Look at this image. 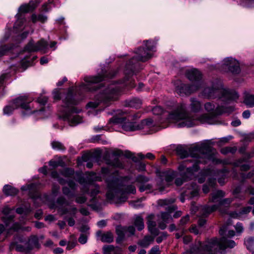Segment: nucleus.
<instances>
[{
	"instance_id": "9",
	"label": "nucleus",
	"mask_w": 254,
	"mask_h": 254,
	"mask_svg": "<svg viewBox=\"0 0 254 254\" xmlns=\"http://www.w3.org/2000/svg\"><path fill=\"white\" fill-rule=\"evenodd\" d=\"M154 126L153 121L151 118H148L141 121L139 123L128 122L123 125V128L125 131H133L140 130L142 128H149Z\"/></svg>"
},
{
	"instance_id": "30",
	"label": "nucleus",
	"mask_w": 254,
	"mask_h": 254,
	"mask_svg": "<svg viewBox=\"0 0 254 254\" xmlns=\"http://www.w3.org/2000/svg\"><path fill=\"white\" fill-rule=\"evenodd\" d=\"M244 244L249 251L254 252V237L246 238L244 240Z\"/></svg>"
},
{
	"instance_id": "18",
	"label": "nucleus",
	"mask_w": 254,
	"mask_h": 254,
	"mask_svg": "<svg viewBox=\"0 0 254 254\" xmlns=\"http://www.w3.org/2000/svg\"><path fill=\"white\" fill-rule=\"evenodd\" d=\"M16 20L13 25V30L15 31L23 29L26 23V18L21 13H17L15 15Z\"/></svg>"
},
{
	"instance_id": "50",
	"label": "nucleus",
	"mask_w": 254,
	"mask_h": 254,
	"mask_svg": "<svg viewBox=\"0 0 254 254\" xmlns=\"http://www.w3.org/2000/svg\"><path fill=\"white\" fill-rule=\"evenodd\" d=\"M89 233H82L78 238L79 242L81 244H84L87 242Z\"/></svg>"
},
{
	"instance_id": "40",
	"label": "nucleus",
	"mask_w": 254,
	"mask_h": 254,
	"mask_svg": "<svg viewBox=\"0 0 254 254\" xmlns=\"http://www.w3.org/2000/svg\"><path fill=\"white\" fill-rule=\"evenodd\" d=\"M60 174L65 177H71L74 173V171L73 169L66 168L64 169L61 170L60 172Z\"/></svg>"
},
{
	"instance_id": "63",
	"label": "nucleus",
	"mask_w": 254,
	"mask_h": 254,
	"mask_svg": "<svg viewBox=\"0 0 254 254\" xmlns=\"http://www.w3.org/2000/svg\"><path fill=\"white\" fill-rule=\"evenodd\" d=\"M125 228L126 233H129L130 235H133L134 234L135 229L133 226L125 227Z\"/></svg>"
},
{
	"instance_id": "14",
	"label": "nucleus",
	"mask_w": 254,
	"mask_h": 254,
	"mask_svg": "<svg viewBox=\"0 0 254 254\" xmlns=\"http://www.w3.org/2000/svg\"><path fill=\"white\" fill-rule=\"evenodd\" d=\"M199 89V85L186 84L181 83L177 87L176 90L178 93L180 94H184L189 95L190 94L196 91Z\"/></svg>"
},
{
	"instance_id": "22",
	"label": "nucleus",
	"mask_w": 254,
	"mask_h": 254,
	"mask_svg": "<svg viewBox=\"0 0 254 254\" xmlns=\"http://www.w3.org/2000/svg\"><path fill=\"white\" fill-rule=\"evenodd\" d=\"M37 7V5L34 2H30L28 4H23L21 5L18 8V12L17 13H28L30 11H33Z\"/></svg>"
},
{
	"instance_id": "31",
	"label": "nucleus",
	"mask_w": 254,
	"mask_h": 254,
	"mask_svg": "<svg viewBox=\"0 0 254 254\" xmlns=\"http://www.w3.org/2000/svg\"><path fill=\"white\" fill-rule=\"evenodd\" d=\"M116 231L118 235L116 241L117 243H119L123 240L125 233H126V231L125 230V227H123L120 226H118L116 227Z\"/></svg>"
},
{
	"instance_id": "6",
	"label": "nucleus",
	"mask_w": 254,
	"mask_h": 254,
	"mask_svg": "<svg viewBox=\"0 0 254 254\" xmlns=\"http://www.w3.org/2000/svg\"><path fill=\"white\" fill-rule=\"evenodd\" d=\"M64 102L65 106L69 108V110L65 111L64 113L63 116L64 120H67L71 126H75L81 123L82 118L79 115H75L72 117L70 116L71 113H78L81 111L80 109L73 107L74 105H77L79 103V101L73 98L71 91L68 92Z\"/></svg>"
},
{
	"instance_id": "61",
	"label": "nucleus",
	"mask_w": 254,
	"mask_h": 254,
	"mask_svg": "<svg viewBox=\"0 0 254 254\" xmlns=\"http://www.w3.org/2000/svg\"><path fill=\"white\" fill-rule=\"evenodd\" d=\"M37 101L40 104L44 105L48 101V97L46 96H41L38 98Z\"/></svg>"
},
{
	"instance_id": "62",
	"label": "nucleus",
	"mask_w": 254,
	"mask_h": 254,
	"mask_svg": "<svg viewBox=\"0 0 254 254\" xmlns=\"http://www.w3.org/2000/svg\"><path fill=\"white\" fill-rule=\"evenodd\" d=\"M188 193H190V197H194L197 196L198 195V190L197 188H194L193 190H191L190 191H189Z\"/></svg>"
},
{
	"instance_id": "54",
	"label": "nucleus",
	"mask_w": 254,
	"mask_h": 254,
	"mask_svg": "<svg viewBox=\"0 0 254 254\" xmlns=\"http://www.w3.org/2000/svg\"><path fill=\"white\" fill-rule=\"evenodd\" d=\"M235 230L238 233H242L244 231V227L243 225L240 222H238L234 226Z\"/></svg>"
},
{
	"instance_id": "2",
	"label": "nucleus",
	"mask_w": 254,
	"mask_h": 254,
	"mask_svg": "<svg viewBox=\"0 0 254 254\" xmlns=\"http://www.w3.org/2000/svg\"><path fill=\"white\" fill-rule=\"evenodd\" d=\"M192 150V152L191 153V156L197 158V160L191 167L186 169L185 174H182V178H178L176 179L175 183L177 186H181L187 179H191L192 177L193 173L197 172L199 169L198 164L206 163L207 160L209 159L212 148L209 145L203 143L200 146H195Z\"/></svg>"
},
{
	"instance_id": "53",
	"label": "nucleus",
	"mask_w": 254,
	"mask_h": 254,
	"mask_svg": "<svg viewBox=\"0 0 254 254\" xmlns=\"http://www.w3.org/2000/svg\"><path fill=\"white\" fill-rule=\"evenodd\" d=\"M10 48H11L5 45L0 47V57L4 55Z\"/></svg>"
},
{
	"instance_id": "49",
	"label": "nucleus",
	"mask_w": 254,
	"mask_h": 254,
	"mask_svg": "<svg viewBox=\"0 0 254 254\" xmlns=\"http://www.w3.org/2000/svg\"><path fill=\"white\" fill-rule=\"evenodd\" d=\"M232 224V221L231 219H229L227 225H223L219 230V234L221 236H224L227 230V226Z\"/></svg>"
},
{
	"instance_id": "13",
	"label": "nucleus",
	"mask_w": 254,
	"mask_h": 254,
	"mask_svg": "<svg viewBox=\"0 0 254 254\" xmlns=\"http://www.w3.org/2000/svg\"><path fill=\"white\" fill-rule=\"evenodd\" d=\"M204 108L206 111L212 113L214 115L221 114L223 113L231 112L234 110L232 107H225L222 106L215 108V105L211 102L205 103Z\"/></svg>"
},
{
	"instance_id": "41",
	"label": "nucleus",
	"mask_w": 254,
	"mask_h": 254,
	"mask_svg": "<svg viewBox=\"0 0 254 254\" xmlns=\"http://www.w3.org/2000/svg\"><path fill=\"white\" fill-rule=\"evenodd\" d=\"M176 152L177 154L179 155L181 158H185L189 156L188 151L182 146L177 147L176 148Z\"/></svg>"
},
{
	"instance_id": "58",
	"label": "nucleus",
	"mask_w": 254,
	"mask_h": 254,
	"mask_svg": "<svg viewBox=\"0 0 254 254\" xmlns=\"http://www.w3.org/2000/svg\"><path fill=\"white\" fill-rule=\"evenodd\" d=\"M148 254H160L159 246H156L153 247L149 251Z\"/></svg>"
},
{
	"instance_id": "28",
	"label": "nucleus",
	"mask_w": 254,
	"mask_h": 254,
	"mask_svg": "<svg viewBox=\"0 0 254 254\" xmlns=\"http://www.w3.org/2000/svg\"><path fill=\"white\" fill-rule=\"evenodd\" d=\"M225 195L224 191L221 190H216L211 193V197L210 198L209 201L211 202L218 201V199L224 197Z\"/></svg>"
},
{
	"instance_id": "33",
	"label": "nucleus",
	"mask_w": 254,
	"mask_h": 254,
	"mask_svg": "<svg viewBox=\"0 0 254 254\" xmlns=\"http://www.w3.org/2000/svg\"><path fill=\"white\" fill-rule=\"evenodd\" d=\"M113 155L115 156L114 161L108 162V164L111 165L115 167L123 168L124 166L123 164L119 160L117 156H119L120 153L118 152H115L113 153Z\"/></svg>"
},
{
	"instance_id": "5",
	"label": "nucleus",
	"mask_w": 254,
	"mask_h": 254,
	"mask_svg": "<svg viewBox=\"0 0 254 254\" xmlns=\"http://www.w3.org/2000/svg\"><path fill=\"white\" fill-rule=\"evenodd\" d=\"M187 107L181 103L176 109L169 114L168 119L170 122H179L178 127H191L195 125V119L192 118L186 111Z\"/></svg>"
},
{
	"instance_id": "24",
	"label": "nucleus",
	"mask_w": 254,
	"mask_h": 254,
	"mask_svg": "<svg viewBox=\"0 0 254 254\" xmlns=\"http://www.w3.org/2000/svg\"><path fill=\"white\" fill-rule=\"evenodd\" d=\"M244 103L248 107H254V95L246 92L244 98Z\"/></svg>"
},
{
	"instance_id": "47",
	"label": "nucleus",
	"mask_w": 254,
	"mask_h": 254,
	"mask_svg": "<svg viewBox=\"0 0 254 254\" xmlns=\"http://www.w3.org/2000/svg\"><path fill=\"white\" fill-rule=\"evenodd\" d=\"M233 199L231 198H227L221 199L219 201V205L229 206L233 201Z\"/></svg>"
},
{
	"instance_id": "55",
	"label": "nucleus",
	"mask_w": 254,
	"mask_h": 254,
	"mask_svg": "<svg viewBox=\"0 0 254 254\" xmlns=\"http://www.w3.org/2000/svg\"><path fill=\"white\" fill-rule=\"evenodd\" d=\"M63 192L64 194L68 197H73L74 196V194L71 192L69 189L66 187L63 188Z\"/></svg>"
},
{
	"instance_id": "15",
	"label": "nucleus",
	"mask_w": 254,
	"mask_h": 254,
	"mask_svg": "<svg viewBox=\"0 0 254 254\" xmlns=\"http://www.w3.org/2000/svg\"><path fill=\"white\" fill-rule=\"evenodd\" d=\"M222 89L218 85L213 84L211 87H207L203 91V95L208 98H216L220 93H221Z\"/></svg>"
},
{
	"instance_id": "48",
	"label": "nucleus",
	"mask_w": 254,
	"mask_h": 254,
	"mask_svg": "<svg viewBox=\"0 0 254 254\" xmlns=\"http://www.w3.org/2000/svg\"><path fill=\"white\" fill-rule=\"evenodd\" d=\"M237 151L236 147H226L222 149L221 153L223 154H226L227 153H235Z\"/></svg>"
},
{
	"instance_id": "36",
	"label": "nucleus",
	"mask_w": 254,
	"mask_h": 254,
	"mask_svg": "<svg viewBox=\"0 0 254 254\" xmlns=\"http://www.w3.org/2000/svg\"><path fill=\"white\" fill-rule=\"evenodd\" d=\"M134 224L138 231L144 229V225L143 218L140 216H137L134 220Z\"/></svg>"
},
{
	"instance_id": "12",
	"label": "nucleus",
	"mask_w": 254,
	"mask_h": 254,
	"mask_svg": "<svg viewBox=\"0 0 254 254\" xmlns=\"http://www.w3.org/2000/svg\"><path fill=\"white\" fill-rule=\"evenodd\" d=\"M48 45V43L43 40H40L36 44L31 41L25 47V50L28 52L40 51L45 54L47 52Z\"/></svg>"
},
{
	"instance_id": "16",
	"label": "nucleus",
	"mask_w": 254,
	"mask_h": 254,
	"mask_svg": "<svg viewBox=\"0 0 254 254\" xmlns=\"http://www.w3.org/2000/svg\"><path fill=\"white\" fill-rule=\"evenodd\" d=\"M188 78L193 82L192 84L199 85V88L201 86L200 82L201 79V74L200 72L196 69H193L188 71L187 73Z\"/></svg>"
},
{
	"instance_id": "8",
	"label": "nucleus",
	"mask_w": 254,
	"mask_h": 254,
	"mask_svg": "<svg viewBox=\"0 0 254 254\" xmlns=\"http://www.w3.org/2000/svg\"><path fill=\"white\" fill-rule=\"evenodd\" d=\"M31 102V100L28 99L27 96H20L10 101L9 104L4 108L3 113L5 115H9L15 109L19 107H21L26 111H30L31 107L29 104Z\"/></svg>"
},
{
	"instance_id": "25",
	"label": "nucleus",
	"mask_w": 254,
	"mask_h": 254,
	"mask_svg": "<svg viewBox=\"0 0 254 254\" xmlns=\"http://www.w3.org/2000/svg\"><path fill=\"white\" fill-rule=\"evenodd\" d=\"M190 101V107L191 111L195 113L199 112L201 108L200 102L194 98H191Z\"/></svg>"
},
{
	"instance_id": "38",
	"label": "nucleus",
	"mask_w": 254,
	"mask_h": 254,
	"mask_svg": "<svg viewBox=\"0 0 254 254\" xmlns=\"http://www.w3.org/2000/svg\"><path fill=\"white\" fill-rule=\"evenodd\" d=\"M176 199L175 198H169V199H159L157 201V204L160 206H164L165 205H168L170 204L173 203L175 202Z\"/></svg>"
},
{
	"instance_id": "17",
	"label": "nucleus",
	"mask_w": 254,
	"mask_h": 254,
	"mask_svg": "<svg viewBox=\"0 0 254 254\" xmlns=\"http://www.w3.org/2000/svg\"><path fill=\"white\" fill-rule=\"evenodd\" d=\"M149 180V178L142 175L138 176L136 178V181L137 182L140 183L141 184V185L139 186V190L140 192H143L145 190H148L151 189V185L145 184V183L148 182Z\"/></svg>"
},
{
	"instance_id": "39",
	"label": "nucleus",
	"mask_w": 254,
	"mask_h": 254,
	"mask_svg": "<svg viewBox=\"0 0 254 254\" xmlns=\"http://www.w3.org/2000/svg\"><path fill=\"white\" fill-rule=\"evenodd\" d=\"M229 170L228 169H225V168L223 169H222L221 170L217 171V173L218 175L222 174L223 178H219L218 179V183L220 184H221V185H224V184L225 183L224 180H225V179L227 177V175H226V174L229 173Z\"/></svg>"
},
{
	"instance_id": "19",
	"label": "nucleus",
	"mask_w": 254,
	"mask_h": 254,
	"mask_svg": "<svg viewBox=\"0 0 254 254\" xmlns=\"http://www.w3.org/2000/svg\"><path fill=\"white\" fill-rule=\"evenodd\" d=\"M154 215L150 214L147 217V226L149 232L155 236L159 234V230L156 228V223L154 220Z\"/></svg>"
},
{
	"instance_id": "20",
	"label": "nucleus",
	"mask_w": 254,
	"mask_h": 254,
	"mask_svg": "<svg viewBox=\"0 0 254 254\" xmlns=\"http://www.w3.org/2000/svg\"><path fill=\"white\" fill-rule=\"evenodd\" d=\"M96 236L98 237H100V240L103 243H110L114 240L113 235L110 231L103 233L102 231H98L96 232Z\"/></svg>"
},
{
	"instance_id": "37",
	"label": "nucleus",
	"mask_w": 254,
	"mask_h": 254,
	"mask_svg": "<svg viewBox=\"0 0 254 254\" xmlns=\"http://www.w3.org/2000/svg\"><path fill=\"white\" fill-rule=\"evenodd\" d=\"M197 120L201 124H212V119L207 114H203L198 118Z\"/></svg>"
},
{
	"instance_id": "42",
	"label": "nucleus",
	"mask_w": 254,
	"mask_h": 254,
	"mask_svg": "<svg viewBox=\"0 0 254 254\" xmlns=\"http://www.w3.org/2000/svg\"><path fill=\"white\" fill-rule=\"evenodd\" d=\"M51 177L54 179H57L59 183L61 185H64L66 183L65 180L60 177V174L56 171H53L52 172Z\"/></svg>"
},
{
	"instance_id": "44",
	"label": "nucleus",
	"mask_w": 254,
	"mask_h": 254,
	"mask_svg": "<svg viewBox=\"0 0 254 254\" xmlns=\"http://www.w3.org/2000/svg\"><path fill=\"white\" fill-rule=\"evenodd\" d=\"M52 146L53 149L58 150H64L65 147L64 145L60 142L54 141L52 142Z\"/></svg>"
},
{
	"instance_id": "3",
	"label": "nucleus",
	"mask_w": 254,
	"mask_h": 254,
	"mask_svg": "<svg viewBox=\"0 0 254 254\" xmlns=\"http://www.w3.org/2000/svg\"><path fill=\"white\" fill-rule=\"evenodd\" d=\"M236 245L234 241L227 240L225 237L223 236L220 239L215 237L208 239L203 244L198 242L197 244L190 248V252L192 254H210L228 248H233Z\"/></svg>"
},
{
	"instance_id": "35",
	"label": "nucleus",
	"mask_w": 254,
	"mask_h": 254,
	"mask_svg": "<svg viewBox=\"0 0 254 254\" xmlns=\"http://www.w3.org/2000/svg\"><path fill=\"white\" fill-rule=\"evenodd\" d=\"M153 241V237L148 236L145 237L143 240L140 241L139 244L142 247H147Z\"/></svg>"
},
{
	"instance_id": "56",
	"label": "nucleus",
	"mask_w": 254,
	"mask_h": 254,
	"mask_svg": "<svg viewBox=\"0 0 254 254\" xmlns=\"http://www.w3.org/2000/svg\"><path fill=\"white\" fill-rule=\"evenodd\" d=\"M167 236L168 235L166 232H163L160 236H159L156 238V242L157 243H161L163 240H165L167 238Z\"/></svg>"
},
{
	"instance_id": "43",
	"label": "nucleus",
	"mask_w": 254,
	"mask_h": 254,
	"mask_svg": "<svg viewBox=\"0 0 254 254\" xmlns=\"http://www.w3.org/2000/svg\"><path fill=\"white\" fill-rule=\"evenodd\" d=\"M77 212V208L75 206H71L69 209L63 208L62 210V214L65 215L69 213L70 215L74 216Z\"/></svg>"
},
{
	"instance_id": "34",
	"label": "nucleus",
	"mask_w": 254,
	"mask_h": 254,
	"mask_svg": "<svg viewBox=\"0 0 254 254\" xmlns=\"http://www.w3.org/2000/svg\"><path fill=\"white\" fill-rule=\"evenodd\" d=\"M29 245L31 249L40 248L39 240L37 236H32L30 237L28 241Z\"/></svg>"
},
{
	"instance_id": "1",
	"label": "nucleus",
	"mask_w": 254,
	"mask_h": 254,
	"mask_svg": "<svg viewBox=\"0 0 254 254\" xmlns=\"http://www.w3.org/2000/svg\"><path fill=\"white\" fill-rule=\"evenodd\" d=\"M145 47L139 48L136 51V56L130 59L126 64L124 69V81L128 80L134 74L139 71L141 64L139 62H144L152 57L151 52L154 51L155 45L151 41H146Z\"/></svg>"
},
{
	"instance_id": "21",
	"label": "nucleus",
	"mask_w": 254,
	"mask_h": 254,
	"mask_svg": "<svg viewBox=\"0 0 254 254\" xmlns=\"http://www.w3.org/2000/svg\"><path fill=\"white\" fill-rule=\"evenodd\" d=\"M177 209V206L176 205H174L168 206L166 209L168 210V212H162L160 214L161 218L163 221L165 223H169V220L172 219L169 213L172 212Z\"/></svg>"
},
{
	"instance_id": "7",
	"label": "nucleus",
	"mask_w": 254,
	"mask_h": 254,
	"mask_svg": "<svg viewBox=\"0 0 254 254\" xmlns=\"http://www.w3.org/2000/svg\"><path fill=\"white\" fill-rule=\"evenodd\" d=\"M108 190L106 193V197L108 200L120 202H125L127 199L126 194H134L136 192V189L133 185H129L126 187L125 190L120 189L114 182L108 184Z\"/></svg>"
},
{
	"instance_id": "64",
	"label": "nucleus",
	"mask_w": 254,
	"mask_h": 254,
	"mask_svg": "<svg viewBox=\"0 0 254 254\" xmlns=\"http://www.w3.org/2000/svg\"><path fill=\"white\" fill-rule=\"evenodd\" d=\"M49 164L50 166L54 168H57L59 166H61L60 162L53 160H50L49 162Z\"/></svg>"
},
{
	"instance_id": "23",
	"label": "nucleus",
	"mask_w": 254,
	"mask_h": 254,
	"mask_svg": "<svg viewBox=\"0 0 254 254\" xmlns=\"http://www.w3.org/2000/svg\"><path fill=\"white\" fill-rule=\"evenodd\" d=\"M2 191L6 196L15 195L19 191L18 189L9 185H5L3 188Z\"/></svg>"
},
{
	"instance_id": "11",
	"label": "nucleus",
	"mask_w": 254,
	"mask_h": 254,
	"mask_svg": "<svg viewBox=\"0 0 254 254\" xmlns=\"http://www.w3.org/2000/svg\"><path fill=\"white\" fill-rule=\"evenodd\" d=\"M221 69L224 72H230L233 74H238L241 71L239 62L232 58H227L223 60Z\"/></svg>"
},
{
	"instance_id": "10",
	"label": "nucleus",
	"mask_w": 254,
	"mask_h": 254,
	"mask_svg": "<svg viewBox=\"0 0 254 254\" xmlns=\"http://www.w3.org/2000/svg\"><path fill=\"white\" fill-rule=\"evenodd\" d=\"M107 75L105 73L98 74L95 76H86L84 77V81L87 83L86 84H82L81 85V88L86 91H92L96 89L95 86L92 84L99 83L105 80Z\"/></svg>"
},
{
	"instance_id": "4",
	"label": "nucleus",
	"mask_w": 254,
	"mask_h": 254,
	"mask_svg": "<svg viewBox=\"0 0 254 254\" xmlns=\"http://www.w3.org/2000/svg\"><path fill=\"white\" fill-rule=\"evenodd\" d=\"M121 87L117 84H111L102 93L95 97L96 101L89 102L86 107L92 108L97 107L103 102L107 105L111 101L116 100L121 91Z\"/></svg>"
},
{
	"instance_id": "57",
	"label": "nucleus",
	"mask_w": 254,
	"mask_h": 254,
	"mask_svg": "<svg viewBox=\"0 0 254 254\" xmlns=\"http://www.w3.org/2000/svg\"><path fill=\"white\" fill-rule=\"evenodd\" d=\"M65 220H66L68 222V225L69 226H73L75 224V221L73 217H68L67 216H65L64 218Z\"/></svg>"
},
{
	"instance_id": "26",
	"label": "nucleus",
	"mask_w": 254,
	"mask_h": 254,
	"mask_svg": "<svg viewBox=\"0 0 254 254\" xmlns=\"http://www.w3.org/2000/svg\"><path fill=\"white\" fill-rule=\"evenodd\" d=\"M254 157V151L248 153L246 154V157L240 158L237 160H236L233 163V165L235 167H240L242 164L243 163L247 162L248 160Z\"/></svg>"
},
{
	"instance_id": "45",
	"label": "nucleus",
	"mask_w": 254,
	"mask_h": 254,
	"mask_svg": "<svg viewBox=\"0 0 254 254\" xmlns=\"http://www.w3.org/2000/svg\"><path fill=\"white\" fill-rule=\"evenodd\" d=\"M226 93L227 94L226 96L229 98V100L235 101L239 98V94L236 91H227Z\"/></svg>"
},
{
	"instance_id": "27",
	"label": "nucleus",
	"mask_w": 254,
	"mask_h": 254,
	"mask_svg": "<svg viewBox=\"0 0 254 254\" xmlns=\"http://www.w3.org/2000/svg\"><path fill=\"white\" fill-rule=\"evenodd\" d=\"M142 102L141 100L138 98H134L126 102V105L135 109H138L141 107Z\"/></svg>"
},
{
	"instance_id": "29",
	"label": "nucleus",
	"mask_w": 254,
	"mask_h": 254,
	"mask_svg": "<svg viewBox=\"0 0 254 254\" xmlns=\"http://www.w3.org/2000/svg\"><path fill=\"white\" fill-rule=\"evenodd\" d=\"M47 16L43 14H40L36 15V14H32L31 17V21L33 23H35L37 22H41L44 23L47 20Z\"/></svg>"
},
{
	"instance_id": "52",
	"label": "nucleus",
	"mask_w": 254,
	"mask_h": 254,
	"mask_svg": "<svg viewBox=\"0 0 254 254\" xmlns=\"http://www.w3.org/2000/svg\"><path fill=\"white\" fill-rule=\"evenodd\" d=\"M99 193V187L96 186L94 189H92L90 192V196L92 197V200H93L95 196Z\"/></svg>"
},
{
	"instance_id": "59",
	"label": "nucleus",
	"mask_w": 254,
	"mask_h": 254,
	"mask_svg": "<svg viewBox=\"0 0 254 254\" xmlns=\"http://www.w3.org/2000/svg\"><path fill=\"white\" fill-rule=\"evenodd\" d=\"M190 220V216L189 215H187L183 217L180 221V225H184L187 224Z\"/></svg>"
},
{
	"instance_id": "46",
	"label": "nucleus",
	"mask_w": 254,
	"mask_h": 254,
	"mask_svg": "<svg viewBox=\"0 0 254 254\" xmlns=\"http://www.w3.org/2000/svg\"><path fill=\"white\" fill-rule=\"evenodd\" d=\"M241 191L242 188L241 186H238L233 191V194L235 196V198H239L242 200L245 199V197L244 196H240L239 195Z\"/></svg>"
},
{
	"instance_id": "32",
	"label": "nucleus",
	"mask_w": 254,
	"mask_h": 254,
	"mask_svg": "<svg viewBox=\"0 0 254 254\" xmlns=\"http://www.w3.org/2000/svg\"><path fill=\"white\" fill-rule=\"evenodd\" d=\"M220 205L218 204H214L212 206H207L205 205L203 207L202 210H203V214L204 215H207L209 214L210 213L215 211L216 210H217Z\"/></svg>"
},
{
	"instance_id": "51",
	"label": "nucleus",
	"mask_w": 254,
	"mask_h": 254,
	"mask_svg": "<svg viewBox=\"0 0 254 254\" xmlns=\"http://www.w3.org/2000/svg\"><path fill=\"white\" fill-rule=\"evenodd\" d=\"M152 111L154 115H161L163 113V109L160 106H156L154 107Z\"/></svg>"
},
{
	"instance_id": "60",
	"label": "nucleus",
	"mask_w": 254,
	"mask_h": 254,
	"mask_svg": "<svg viewBox=\"0 0 254 254\" xmlns=\"http://www.w3.org/2000/svg\"><path fill=\"white\" fill-rule=\"evenodd\" d=\"M57 203L60 205H64L65 204L66 205H68V202L66 200L65 198L63 196L59 197L57 199Z\"/></svg>"
}]
</instances>
